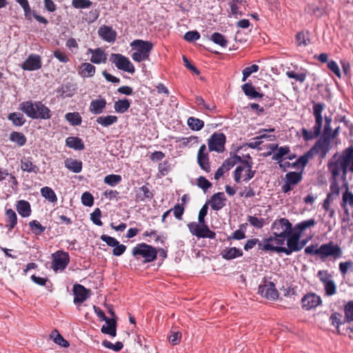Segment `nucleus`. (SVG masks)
Segmentation results:
<instances>
[{"label":"nucleus","instance_id":"f257e3e1","mask_svg":"<svg viewBox=\"0 0 353 353\" xmlns=\"http://www.w3.org/2000/svg\"><path fill=\"white\" fill-rule=\"evenodd\" d=\"M327 168L332 174L330 186V192L327 195L338 196L340 191L337 178L340 175V172H342L343 180L345 179L348 171L353 173V147L346 148L339 156L337 153L335 154L329 161Z\"/></svg>","mask_w":353,"mask_h":353},{"label":"nucleus","instance_id":"f03ea898","mask_svg":"<svg viewBox=\"0 0 353 353\" xmlns=\"http://www.w3.org/2000/svg\"><path fill=\"white\" fill-rule=\"evenodd\" d=\"M248 160L242 159L240 156L234 155L224 161L222 164L228 170H230L235 165L240 163V165L236 168L234 172V179L236 183L241 182L243 170H246L248 171V174L246 177L244 178L243 181H248L254 176L256 171L252 170V162L251 157L248 155Z\"/></svg>","mask_w":353,"mask_h":353},{"label":"nucleus","instance_id":"7ed1b4c3","mask_svg":"<svg viewBox=\"0 0 353 353\" xmlns=\"http://www.w3.org/2000/svg\"><path fill=\"white\" fill-rule=\"evenodd\" d=\"M305 253L310 255H316L322 261H325L328 258L336 260L342 257L343 250L341 248L333 241L318 245H310L305 248Z\"/></svg>","mask_w":353,"mask_h":353},{"label":"nucleus","instance_id":"20e7f679","mask_svg":"<svg viewBox=\"0 0 353 353\" xmlns=\"http://www.w3.org/2000/svg\"><path fill=\"white\" fill-rule=\"evenodd\" d=\"M19 109L32 119H49L51 111L41 101H26L20 103Z\"/></svg>","mask_w":353,"mask_h":353},{"label":"nucleus","instance_id":"39448f33","mask_svg":"<svg viewBox=\"0 0 353 353\" xmlns=\"http://www.w3.org/2000/svg\"><path fill=\"white\" fill-rule=\"evenodd\" d=\"M324 108V103H314L313 115L315 118V124L313 126L312 130H307L305 128L302 129V136L305 141L312 140L320 135L323 125L322 112Z\"/></svg>","mask_w":353,"mask_h":353},{"label":"nucleus","instance_id":"423d86ee","mask_svg":"<svg viewBox=\"0 0 353 353\" xmlns=\"http://www.w3.org/2000/svg\"><path fill=\"white\" fill-rule=\"evenodd\" d=\"M132 254L136 260L143 259V263H148L157 259L158 252L152 245L141 243L132 248Z\"/></svg>","mask_w":353,"mask_h":353},{"label":"nucleus","instance_id":"0eeeda50","mask_svg":"<svg viewBox=\"0 0 353 353\" xmlns=\"http://www.w3.org/2000/svg\"><path fill=\"white\" fill-rule=\"evenodd\" d=\"M130 46L135 51L132 54V59L136 62H141L149 59L150 53L153 48V44L148 41L136 39Z\"/></svg>","mask_w":353,"mask_h":353},{"label":"nucleus","instance_id":"6e6552de","mask_svg":"<svg viewBox=\"0 0 353 353\" xmlns=\"http://www.w3.org/2000/svg\"><path fill=\"white\" fill-rule=\"evenodd\" d=\"M301 238V236H300V234L292 231V233L289 234L287 236V248L283 246H274L273 244L272 245H266L265 248L266 249H270L271 252L284 253L286 255H290L294 252L300 251L299 240Z\"/></svg>","mask_w":353,"mask_h":353},{"label":"nucleus","instance_id":"1a4fd4ad","mask_svg":"<svg viewBox=\"0 0 353 353\" xmlns=\"http://www.w3.org/2000/svg\"><path fill=\"white\" fill-rule=\"evenodd\" d=\"M271 230L276 236H288L293 231V228L288 219L281 218L272 223Z\"/></svg>","mask_w":353,"mask_h":353},{"label":"nucleus","instance_id":"9d476101","mask_svg":"<svg viewBox=\"0 0 353 353\" xmlns=\"http://www.w3.org/2000/svg\"><path fill=\"white\" fill-rule=\"evenodd\" d=\"M110 61L120 70L130 74H134L135 72V68L130 59L121 54L112 53L110 56Z\"/></svg>","mask_w":353,"mask_h":353},{"label":"nucleus","instance_id":"9b49d317","mask_svg":"<svg viewBox=\"0 0 353 353\" xmlns=\"http://www.w3.org/2000/svg\"><path fill=\"white\" fill-rule=\"evenodd\" d=\"M51 268L54 272H62L68 266L70 262V256L67 252L57 250L52 254Z\"/></svg>","mask_w":353,"mask_h":353},{"label":"nucleus","instance_id":"f8f14e48","mask_svg":"<svg viewBox=\"0 0 353 353\" xmlns=\"http://www.w3.org/2000/svg\"><path fill=\"white\" fill-rule=\"evenodd\" d=\"M317 276L324 285L325 294L327 296H332L336 292V285L332 279V275L327 270H319Z\"/></svg>","mask_w":353,"mask_h":353},{"label":"nucleus","instance_id":"ddd939ff","mask_svg":"<svg viewBox=\"0 0 353 353\" xmlns=\"http://www.w3.org/2000/svg\"><path fill=\"white\" fill-rule=\"evenodd\" d=\"M330 150V141L328 137L320 138L310 150L313 155L319 154L320 159H325Z\"/></svg>","mask_w":353,"mask_h":353},{"label":"nucleus","instance_id":"4468645a","mask_svg":"<svg viewBox=\"0 0 353 353\" xmlns=\"http://www.w3.org/2000/svg\"><path fill=\"white\" fill-rule=\"evenodd\" d=\"M225 141L226 137L223 133H213L208 140L209 150L219 153L223 152Z\"/></svg>","mask_w":353,"mask_h":353},{"label":"nucleus","instance_id":"2eb2a0df","mask_svg":"<svg viewBox=\"0 0 353 353\" xmlns=\"http://www.w3.org/2000/svg\"><path fill=\"white\" fill-rule=\"evenodd\" d=\"M302 180V173L289 172L285 174V183L281 186V190L285 194L294 189Z\"/></svg>","mask_w":353,"mask_h":353},{"label":"nucleus","instance_id":"dca6fc26","mask_svg":"<svg viewBox=\"0 0 353 353\" xmlns=\"http://www.w3.org/2000/svg\"><path fill=\"white\" fill-rule=\"evenodd\" d=\"M42 66L41 58L36 54H30L21 64L23 70L34 71L39 70Z\"/></svg>","mask_w":353,"mask_h":353},{"label":"nucleus","instance_id":"f3484780","mask_svg":"<svg viewBox=\"0 0 353 353\" xmlns=\"http://www.w3.org/2000/svg\"><path fill=\"white\" fill-rule=\"evenodd\" d=\"M72 291L74 295V303L75 304L82 303L90 296V290L81 284H74Z\"/></svg>","mask_w":353,"mask_h":353},{"label":"nucleus","instance_id":"a211bd4d","mask_svg":"<svg viewBox=\"0 0 353 353\" xmlns=\"http://www.w3.org/2000/svg\"><path fill=\"white\" fill-rule=\"evenodd\" d=\"M259 293L268 299L275 300L279 297V292L273 282H269L259 287Z\"/></svg>","mask_w":353,"mask_h":353},{"label":"nucleus","instance_id":"6ab92c4d","mask_svg":"<svg viewBox=\"0 0 353 353\" xmlns=\"http://www.w3.org/2000/svg\"><path fill=\"white\" fill-rule=\"evenodd\" d=\"M99 37L108 43L115 41L117 36V32L111 26L103 25L98 30Z\"/></svg>","mask_w":353,"mask_h":353},{"label":"nucleus","instance_id":"aec40b11","mask_svg":"<svg viewBox=\"0 0 353 353\" xmlns=\"http://www.w3.org/2000/svg\"><path fill=\"white\" fill-rule=\"evenodd\" d=\"M302 307L306 310L316 307L321 303V297L314 293L305 294L301 299Z\"/></svg>","mask_w":353,"mask_h":353},{"label":"nucleus","instance_id":"412c9836","mask_svg":"<svg viewBox=\"0 0 353 353\" xmlns=\"http://www.w3.org/2000/svg\"><path fill=\"white\" fill-rule=\"evenodd\" d=\"M206 150L205 144L200 146L197 154V162L202 170L209 172L210 171V165L208 153L206 152Z\"/></svg>","mask_w":353,"mask_h":353},{"label":"nucleus","instance_id":"4be33fe9","mask_svg":"<svg viewBox=\"0 0 353 353\" xmlns=\"http://www.w3.org/2000/svg\"><path fill=\"white\" fill-rule=\"evenodd\" d=\"M271 239H263L262 241H259V239L253 238L247 241L246 243L244 245V250L245 251H249L252 249L255 245H258V249L262 251L268 252L271 251L270 249H266V245H272V244H270L268 241H271Z\"/></svg>","mask_w":353,"mask_h":353},{"label":"nucleus","instance_id":"5701e85b","mask_svg":"<svg viewBox=\"0 0 353 353\" xmlns=\"http://www.w3.org/2000/svg\"><path fill=\"white\" fill-rule=\"evenodd\" d=\"M88 52L92 54L90 61L94 64L105 63L107 55L105 50L101 48L96 49L88 48Z\"/></svg>","mask_w":353,"mask_h":353},{"label":"nucleus","instance_id":"b1692460","mask_svg":"<svg viewBox=\"0 0 353 353\" xmlns=\"http://www.w3.org/2000/svg\"><path fill=\"white\" fill-rule=\"evenodd\" d=\"M225 201L226 198L223 192L215 193L211 197L210 206L212 210L218 211L225 206Z\"/></svg>","mask_w":353,"mask_h":353},{"label":"nucleus","instance_id":"393cba45","mask_svg":"<svg viewBox=\"0 0 353 353\" xmlns=\"http://www.w3.org/2000/svg\"><path fill=\"white\" fill-rule=\"evenodd\" d=\"M153 197V194L150 191L149 184L144 185L137 190L136 200L137 201H144L146 199L150 200Z\"/></svg>","mask_w":353,"mask_h":353},{"label":"nucleus","instance_id":"a878e982","mask_svg":"<svg viewBox=\"0 0 353 353\" xmlns=\"http://www.w3.org/2000/svg\"><path fill=\"white\" fill-rule=\"evenodd\" d=\"M95 72V66L90 63H83L79 68V74L83 78L92 77L94 75Z\"/></svg>","mask_w":353,"mask_h":353},{"label":"nucleus","instance_id":"bb28decb","mask_svg":"<svg viewBox=\"0 0 353 353\" xmlns=\"http://www.w3.org/2000/svg\"><path fill=\"white\" fill-rule=\"evenodd\" d=\"M104 321L105 322V325L102 326L101 332L112 336H115L117 334L116 320L114 319L106 318Z\"/></svg>","mask_w":353,"mask_h":353},{"label":"nucleus","instance_id":"cd10ccee","mask_svg":"<svg viewBox=\"0 0 353 353\" xmlns=\"http://www.w3.org/2000/svg\"><path fill=\"white\" fill-rule=\"evenodd\" d=\"M316 221L314 219H310L307 220L303 221L297 224H296L293 228V231L300 236H302V234L310 228L311 227H314L316 225Z\"/></svg>","mask_w":353,"mask_h":353},{"label":"nucleus","instance_id":"c85d7f7f","mask_svg":"<svg viewBox=\"0 0 353 353\" xmlns=\"http://www.w3.org/2000/svg\"><path fill=\"white\" fill-rule=\"evenodd\" d=\"M16 209L22 217H28L31 214V206L28 201L19 200L17 202Z\"/></svg>","mask_w":353,"mask_h":353},{"label":"nucleus","instance_id":"c756f323","mask_svg":"<svg viewBox=\"0 0 353 353\" xmlns=\"http://www.w3.org/2000/svg\"><path fill=\"white\" fill-rule=\"evenodd\" d=\"M21 168L23 172L29 173H38L39 172V168L33 164L30 157H23L21 160Z\"/></svg>","mask_w":353,"mask_h":353},{"label":"nucleus","instance_id":"7c9ffc66","mask_svg":"<svg viewBox=\"0 0 353 353\" xmlns=\"http://www.w3.org/2000/svg\"><path fill=\"white\" fill-rule=\"evenodd\" d=\"M106 103L104 99L92 100L90 105V111L94 114H99L103 112Z\"/></svg>","mask_w":353,"mask_h":353},{"label":"nucleus","instance_id":"2f4dec72","mask_svg":"<svg viewBox=\"0 0 353 353\" xmlns=\"http://www.w3.org/2000/svg\"><path fill=\"white\" fill-rule=\"evenodd\" d=\"M243 254L241 250L235 247L225 248L221 252V256L224 259L232 260L237 257L242 256Z\"/></svg>","mask_w":353,"mask_h":353},{"label":"nucleus","instance_id":"473e14b6","mask_svg":"<svg viewBox=\"0 0 353 353\" xmlns=\"http://www.w3.org/2000/svg\"><path fill=\"white\" fill-rule=\"evenodd\" d=\"M65 145L76 150H83L85 148L81 139L77 137H69L65 139Z\"/></svg>","mask_w":353,"mask_h":353},{"label":"nucleus","instance_id":"72a5a7b5","mask_svg":"<svg viewBox=\"0 0 353 353\" xmlns=\"http://www.w3.org/2000/svg\"><path fill=\"white\" fill-rule=\"evenodd\" d=\"M244 94L250 99L262 98L263 94L255 90L251 83H246L241 86Z\"/></svg>","mask_w":353,"mask_h":353},{"label":"nucleus","instance_id":"f704fd0d","mask_svg":"<svg viewBox=\"0 0 353 353\" xmlns=\"http://www.w3.org/2000/svg\"><path fill=\"white\" fill-rule=\"evenodd\" d=\"M64 164L66 168L74 173H79L82 170V162L77 159H67Z\"/></svg>","mask_w":353,"mask_h":353},{"label":"nucleus","instance_id":"c9c22d12","mask_svg":"<svg viewBox=\"0 0 353 353\" xmlns=\"http://www.w3.org/2000/svg\"><path fill=\"white\" fill-rule=\"evenodd\" d=\"M194 103L198 106V108L202 112L209 111L212 112L216 110V105L214 103H206L201 96H196L195 97Z\"/></svg>","mask_w":353,"mask_h":353},{"label":"nucleus","instance_id":"e433bc0d","mask_svg":"<svg viewBox=\"0 0 353 353\" xmlns=\"http://www.w3.org/2000/svg\"><path fill=\"white\" fill-rule=\"evenodd\" d=\"M118 117L115 115H108L99 117L96 121L103 127H109L117 123Z\"/></svg>","mask_w":353,"mask_h":353},{"label":"nucleus","instance_id":"4c0bfd02","mask_svg":"<svg viewBox=\"0 0 353 353\" xmlns=\"http://www.w3.org/2000/svg\"><path fill=\"white\" fill-rule=\"evenodd\" d=\"M6 227L8 228L9 230H12L17 223V216L16 212L12 210L8 209L6 211Z\"/></svg>","mask_w":353,"mask_h":353},{"label":"nucleus","instance_id":"58836bf2","mask_svg":"<svg viewBox=\"0 0 353 353\" xmlns=\"http://www.w3.org/2000/svg\"><path fill=\"white\" fill-rule=\"evenodd\" d=\"M130 100L128 99H119L114 102V108L118 113H124L130 107Z\"/></svg>","mask_w":353,"mask_h":353},{"label":"nucleus","instance_id":"ea45409f","mask_svg":"<svg viewBox=\"0 0 353 353\" xmlns=\"http://www.w3.org/2000/svg\"><path fill=\"white\" fill-rule=\"evenodd\" d=\"M201 228L199 230V238H208L210 239H214L216 237V233L210 230L209 227L206 225L205 223H200Z\"/></svg>","mask_w":353,"mask_h":353},{"label":"nucleus","instance_id":"a19ab883","mask_svg":"<svg viewBox=\"0 0 353 353\" xmlns=\"http://www.w3.org/2000/svg\"><path fill=\"white\" fill-rule=\"evenodd\" d=\"M8 119L11 121L15 126H22L26 122L23 115L19 112H12L9 114Z\"/></svg>","mask_w":353,"mask_h":353},{"label":"nucleus","instance_id":"79ce46f5","mask_svg":"<svg viewBox=\"0 0 353 353\" xmlns=\"http://www.w3.org/2000/svg\"><path fill=\"white\" fill-rule=\"evenodd\" d=\"M187 123L189 128L194 131H199L204 127V122L202 120L193 117L188 118Z\"/></svg>","mask_w":353,"mask_h":353},{"label":"nucleus","instance_id":"37998d69","mask_svg":"<svg viewBox=\"0 0 353 353\" xmlns=\"http://www.w3.org/2000/svg\"><path fill=\"white\" fill-rule=\"evenodd\" d=\"M41 194L42 196L52 203H55L57 201V197L54 190L48 186L43 187L41 189Z\"/></svg>","mask_w":353,"mask_h":353},{"label":"nucleus","instance_id":"c03bdc74","mask_svg":"<svg viewBox=\"0 0 353 353\" xmlns=\"http://www.w3.org/2000/svg\"><path fill=\"white\" fill-rule=\"evenodd\" d=\"M65 119L72 125H79L81 124L82 119L79 112H68L65 114Z\"/></svg>","mask_w":353,"mask_h":353},{"label":"nucleus","instance_id":"a18cd8bd","mask_svg":"<svg viewBox=\"0 0 353 353\" xmlns=\"http://www.w3.org/2000/svg\"><path fill=\"white\" fill-rule=\"evenodd\" d=\"M50 338L53 339L55 343L61 347H68L70 345L69 343L63 338L57 330H54L51 332Z\"/></svg>","mask_w":353,"mask_h":353},{"label":"nucleus","instance_id":"49530a36","mask_svg":"<svg viewBox=\"0 0 353 353\" xmlns=\"http://www.w3.org/2000/svg\"><path fill=\"white\" fill-rule=\"evenodd\" d=\"M10 140L17 143L18 145L23 146L26 143V137L22 132H12L10 136Z\"/></svg>","mask_w":353,"mask_h":353},{"label":"nucleus","instance_id":"de8ad7c7","mask_svg":"<svg viewBox=\"0 0 353 353\" xmlns=\"http://www.w3.org/2000/svg\"><path fill=\"white\" fill-rule=\"evenodd\" d=\"M210 39L214 43L218 44L223 48L227 47L228 43V41L225 38V37L219 32L213 33L210 37Z\"/></svg>","mask_w":353,"mask_h":353},{"label":"nucleus","instance_id":"09e8293b","mask_svg":"<svg viewBox=\"0 0 353 353\" xmlns=\"http://www.w3.org/2000/svg\"><path fill=\"white\" fill-rule=\"evenodd\" d=\"M29 227L32 233L35 235H40L46 230V227L43 226L38 221L33 220L29 223Z\"/></svg>","mask_w":353,"mask_h":353},{"label":"nucleus","instance_id":"8fccbe9b","mask_svg":"<svg viewBox=\"0 0 353 353\" xmlns=\"http://www.w3.org/2000/svg\"><path fill=\"white\" fill-rule=\"evenodd\" d=\"M122 180V178L119 174H109L105 176L104 183L112 187L116 186Z\"/></svg>","mask_w":353,"mask_h":353},{"label":"nucleus","instance_id":"3c124183","mask_svg":"<svg viewBox=\"0 0 353 353\" xmlns=\"http://www.w3.org/2000/svg\"><path fill=\"white\" fill-rule=\"evenodd\" d=\"M71 4L75 9H88L91 7L92 2L90 0H72Z\"/></svg>","mask_w":353,"mask_h":353},{"label":"nucleus","instance_id":"603ef678","mask_svg":"<svg viewBox=\"0 0 353 353\" xmlns=\"http://www.w3.org/2000/svg\"><path fill=\"white\" fill-rule=\"evenodd\" d=\"M23 8L24 15L26 19L30 20L32 15V10L30 8L29 2L28 0H15Z\"/></svg>","mask_w":353,"mask_h":353},{"label":"nucleus","instance_id":"864d4df0","mask_svg":"<svg viewBox=\"0 0 353 353\" xmlns=\"http://www.w3.org/2000/svg\"><path fill=\"white\" fill-rule=\"evenodd\" d=\"M290 152V148L288 146L280 147L277 149V152H274L272 156V160L281 161L283 156L288 154Z\"/></svg>","mask_w":353,"mask_h":353},{"label":"nucleus","instance_id":"5fc2aeb1","mask_svg":"<svg viewBox=\"0 0 353 353\" xmlns=\"http://www.w3.org/2000/svg\"><path fill=\"white\" fill-rule=\"evenodd\" d=\"M32 281L37 283L39 285L41 286H46L47 288L50 290V288L52 287V283L47 278L40 277L37 276L36 275H32L31 276Z\"/></svg>","mask_w":353,"mask_h":353},{"label":"nucleus","instance_id":"6e6d98bb","mask_svg":"<svg viewBox=\"0 0 353 353\" xmlns=\"http://www.w3.org/2000/svg\"><path fill=\"white\" fill-rule=\"evenodd\" d=\"M286 75L288 78L294 79L300 83H303L307 77L306 72L297 74L294 71H287Z\"/></svg>","mask_w":353,"mask_h":353},{"label":"nucleus","instance_id":"4d7b16f0","mask_svg":"<svg viewBox=\"0 0 353 353\" xmlns=\"http://www.w3.org/2000/svg\"><path fill=\"white\" fill-rule=\"evenodd\" d=\"M344 313L347 321H353V301H350L345 304Z\"/></svg>","mask_w":353,"mask_h":353},{"label":"nucleus","instance_id":"13d9d810","mask_svg":"<svg viewBox=\"0 0 353 353\" xmlns=\"http://www.w3.org/2000/svg\"><path fill=\"white\" fill-rule=\"evenodd\" d=\"M259 69L258 65L253 64L250 67H246L243 70L242 81H245L254 72H256Z\"/></svg>","mask_w":353,"mask_h":353},{"label":"nucleus","instance_id":"bf43d9fd","mask_svg":"<svg viewBox=\"0 0 353 353\" xmlns=\"http://www.w3.org/2000/svg\"><path fill=\"white\" fill-rule=\"evenodd\" d=\"M102 344L106 348L112 350L115 352L120 351L123 347V345L122 342H121V341H117L115 344H113L112 343H111L107 340H105L103 341Z\"/></svg>","mask_w":353,"mask_h":353},{"label":"nucleus","instance_id":"052dcab7","mask_svg":"<svg viewBox=\"0 0 353 353\" xmlns=\"http://www.w3.org/2000/svg\"><path fill=\"white\" fill-rule=\"evenodd\" d=\"M101 216V211L99 208H96L90 214V219L94 224L101 226L103 225L100 218Z\"/></svg>","mask_w":353,"mask_h":353},{"label":"nucleus","instance_id":"680f3d73","mask_svg":"<svg viewBox=\"0 0 353 353\" xmlns=\"http://www.w3.org/2000/svg\"><path fill=\"white\" fill-rule=\"evenodd\" d=\"M352 268H353V262L351 261L341 262L339 265V271L343 276H345Z\"/></svg>","mask_w":353,"mask_h":353},{"label":"nucleus","instance_id":"e2e57ef3","mask_svg":"<svg viewBox=\"0 0 353 353\" xmlns=\"http://www.w3.org/2000/svg\"><path fill=\"white\" fill-rule=\"evenodd\" d=\"M81 202L85 206H92L94 203L93 196L88 192L83 193L81 196Z\"/></svg>","mask_w":353,"mask_h":353},{"label":"nucleus","instance_id":"0e129e2a","mask_svg":"<svg viewBox=\"0 0 353 353\" xmlns=\"http://www.w3.org/2000/svg\"><path fill=\"white\" fill-rule=\"evenodd\" d=\"M248 221L250 225L256 228H261L264 225V220L263 219H259L254 216H249Z\"/></svg>","mask_w":353,"mask_h":353},{"label":"nucleus","instance_id":"69168bd1","mask_svg":"<svg viewBox=\"0 0 353 353\" xmlns=\"http://www.w3.org/2000/svg\"><path fill=\"white\" fill-rule=\"evenodd\" d=\"M341 314L337 312H334L331 314L330 317V321L331 322V324L336 327V328H339V326L342 324L341 322Z\"/></svg>","mask_w":353,"mask_h":353},{"label":"nucleus","instance_id":"338daca9","mask_svg":"<svg viewBox=\"0 0 353 353\" xmlns=\"http://www.w3.org/2000/svg\"><path fill=\"white\" fill-rule=\"evenodd\" d=\"M327 68L330 70L333 73L335 74L339 78H341V73L339 69V65L334 60H330L327 62Z\"/></svg>","mask_w":353,"mask_h":353},{"label":"nucleus","instance_id":"774afa93","mask_svg":"<svg viewBox=\"0 0 353 353\" xmlns=\"http://www.w3.org/2000/svg\"><path fill=\"white\" fill-rule=\"evenodd\" d=\"M197 185L205 191L212 186V183L205 177L199 176L197 179Z\"/></svg>","mask_w":353,"mask_h":353}]
</instances>
